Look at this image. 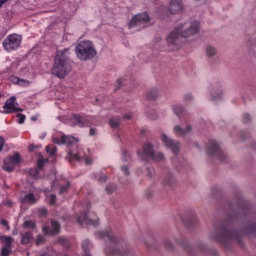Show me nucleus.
<instances>
[{"label":"nucleus","mask_w":256,"mask_h":256,"mask_svg":"<svg viewBox=\"0 0 256 256\" xmlns=\"http://www.w3.org/2000/svg\"><path fill=\"white\" fill-rule=\"evenodd\" d=\"M210 95H211L213 101H217V99H221V97H223V90L216 92L215 89H211Z\"/></svg>","instance_id":"26"},{"label":"nucleus","mask_w":256,"mask_h":256,"mask_svg":"<svg viewBox=\"0 0 256 256\" xmlns=\"http://www.w3.org/2000/svg\"><path fill=\"white\" fill-rule=\"evenodd\" d=\"M138 155H141V157H150V159H154L155 161H163L165 158L163 153L155 154L153 152V145L151 143H146L143 146L142 152H138Z\"/></svg>","instance_id":"9"},{"label":"nucleus","mask_w":256,"mask_h":256,"mask_svg":"<svg viewBox=\"0 0 256 256\" xmlns=\"http://www.w3.org/2000/svg\"><path fill=\"white\" fill-rule=\"evenodd\" d=\"M115 189H116L115 186H113L112 188H111V186H107L106 191H107V193H113V191H115Z\"/></svg>","instance_id":"42"},{"label":"nucleus","mask_w":256,"mask_h":256,"mask_svg":"<svg viewBox=\"0 0 256 256\" xmlns=\"http://www.w3.org/2000/svg\"><path fill=\"white\" fill-rule=\"evenodd\" d=\"M196 1H201V0H196Z\"/></svg>","instance_id":"54"},{"label":"nucleus","mask_w":256,"mask_h":256,"mask_svg":"<svg viewBox=\"0 0 256 256\" xmlns=\"http://www.w3.org/2000/svg\"><path fill=\"white\" fill-rule=\"evenodd\" d=\"M5 113H16L17 111H23V109L19 108V104L15 96L10 97L5 105L3 106Z\"/></svg>","instance_id":"13"},{"label":"nucleus","mask_w":256,"mask_h":256,"mask_svg":"<svg viewBox=\"0 0 256 256\" xmlns=\"http://www.w3.org/2000/svg\"><path fill=\"white\" fill-rule=\"evenodd\" d=\"M119 122H120L119 118H112L110 119L109 123L111 127L115 128V127H119Z\"/></svg>","instance_id":"31"},{"label":"nucleus","mask_w":256,"mask_h":256,"mask_svg":"<svg viewBox=\"0 0 256 256\" xmlns=\"http://www.w3.org/2000/svg\"><path fill=\"white\" fill-rule=\"evenodd\" d=\"M55 178V174L52 176V179H54Z\"/></svg>","instance_id":"53"},{"label":"nucleus","mask_w":256,"mask_h":256,"mask_svg":"<svg viewBox=\"0 0 256 256\" xmlns=\"http://www.w3.org/2000/svg\"><path fill=\"white\" fill-rule=\"evenodd\" d=\"M17 117H18V123H19V125H23V123H25V115H23V114H18Z\"/></svg>","instance_id":"35"},{"label":"nucleus","mask_w":256,"mask_h":256,"mask_svg":"<svg viewBox=\"0 0 256 256\" xmlns=\"http://www.w3.org/2000/svg\"><path fill=\"white\" fill-rule=\"evenodd\" d=\"M205 55L208 56L210 59H213L217 55V48L211 45H207L205 47Z\"/></svg>","instance_id":"22"},{"label":"nucleus","mask_w":256,"mask_h":256,"mask_svg":"<svg viewBox=\"0 0 256 256\" xmlns=\"http://www.w3.org/2000/svg\"><path fill=\"white\" fill-rule=\"evenodd\" d=\"M210 237L219 243H227V241H231L233 239V232L227 228H220L215 230Z\"/></svg>","instance_id":"7"},{"label":"nucleus","mask_w":256,"mask_h":256,"mask_svg":"<svg viewBox=\"0 0 256 256\" xmlns=\"http://www.w3.org/2000/svg\"><path fill=\"white\" fill-rule=\"evenodd\" d=\"M44 239L43 236H38L37 240H36V244L41 245V243H43Z\"/></svg>","instance_id":"43"},{"label":"nucleus","mask_w":256,"mask_h":256,"mask_svg":"<svg viewBox=\"0 0 256 256\" xmlns=\"http://www.w3.org/2000/svg\"><path fill=\"white\" fill-rule=\"evenodd\" d=\"M3 147H5V138L0 136V153L3 151Z\"/></svg>","instance_id":"37"},{"label":"nucleus","mask_w":256,"mask_h":256,"mask_svg":"<svg viewBox=\"0 0 256 256\" xmlns=\"http://www.w3.org/2000/svg\"><path fill=\"white\" fill-rule=\"evenodd\" d=\"M52 141L56 145H76V143H79V138L67 136L63 134V132H58L53 134Z\"/></svg>","instance_id":"6"},{"label":"nucleus","mask_w":256,"mask_h":256,"mask_svg":"<svg viewBox=\"0 0 256 256\" xmlns=\"http://www.w3.org/2000/svg\"><path fill=\"white\" fill-rule=\"evenodd\" d=\"M160 140L166 149H170L174 155H177L181 151V143L173 140L169 135L162 133Z\"/></svg>","instance_id":"5"},{"label":"nucleus","mask_w":256,"mask_h":256,"mask_svg":"<svg viewBox=\"0 0 256 256\" xmlns=\"http://www.w3.org/2000/svg\"><path fill=\"white\" fill-rule=\"evenodd\" d=\"M201 24L198 20H188L180 22L175 29L168 35L167 43L172 45L173 51H177L181 47V39H191L199 34Z\"/></svg>","instance_id":"1"},{"label":"nucleus","mask_w":256,"mask_h":256,"mask_svg":"<svg viewBox=\"0 0 256 256\" xmlns=\"http://www.w3.org/2000/svg\"><path fill=\"white\" fill-rule=\"evenodd\" d=\"M68 159H69V161H81V159H85L86 165H91V163H93V159L83 155L82 151L69 152L68 153Z\"/></svg>","instance_id":"15"},{"label":"nucleus","mask_w":256,"mask_h":256,"mask_svg":"<svg viewBox=\"0 0 256 256\" xmlns=\"http://www.w3.org/2000/svg\"><path fill=\"white\" fill-rule=\"evenodd\" d=\"M11 81L14 83V85H20V87H29V85H31L29 80L21 79L17 76H13Z\"/></svg>","instance_id":"21"},{"label":"nucleus","mask_w":256,"mask_h":256,"mask_svg":"<svg viewBox=\"0 0 256 256\" xmlns=\"http://www.w3.org/2000/svg\"><path fill=\"white\" fill-rule=\"evenodd\" d=\"M23 227H25L26 229H33L35 228V222L26 220L23 224Z\"/></svg>","instance_id":"30"},{"label":"nucleus","mask_w":256,"mask_h":256,"mask_svg":"<svg viewBox=\"0 0 256 256\" xmlns=\"http://www.w3.org/2000/svg\"><path fill=\"white\" fill-rule=\"evenodd\" d=\"M207 155L210 157H223V150L219 147V144L215 140H211L206 149Z\"/></svg>","instance_id":"12"},{"label":"nucleus","mask_w":256,"mask_h":256,"mask_svg":"<svg viewBox=\"0 0 256 256\" xmlns=\"http://www.w3.org/2000/svg\"><path fill=\"white\" fill-rule=\"evenodd\" d=\"M193 99V95L192 94H186L184 96V101H191Z\"/></svg>","instance_id":"41"},{"label":"nucleus","mask_w":256,"mask_h":256,"mask_svg":"<svg viewBox=\"0 0 256 256\" xmlns=\"http://www.w3.org/2000/svg\"><path fill=\"white\" fill-rule=\"evenodd\" d=\"M167 9L172 15L183 13V0H170Z\"/></svg>","instance_id":"14"},{"label":"nucleus","mask_w":256,"mask_h":256,"mask_svg":"<svg viewBox=\"0 0 256 256\" xmlns=\"http://www.w3.org/2000/svg\"><path fill=\"white\" fill-rule=\"evenodd\" d=\"M68 125H71V127H85V125H87V120L79 115H73L69 119Z\"/></svg>","instance_id":"16"},{"label":"nucleus","mask_w":256,"mask_h":256,"mask_svg":"<svg viewBox=\"0 0 256 256\" xmlns=\"http://www.w3.org/2000/svg\"><path fill=\"white\" fill-rule=\"evenodd\" d=\"M22 203H26L28 205H33L35 204L37 201H39V196H37L35 193H29L26 194L22 199H21Z\"/></svg>","instance_id":"19"},{"label":"nucleus","mask_w":256,"mask_h":256,"mask_svg":"<svg viewBox=\"0 0 256 256\" xmlns=\"http://www.w3.org/2000/svg\"><path fill=\"white\" fill-rule=\"evenodd\" d=\"M46 197L48 198L50 205H55V199H57L55 194H50L49 192H46Z\"/></svg>","instance_id":"29"},{"label":"nucleus","mask_w":256,"mask_h":256,"mask_svg":"<svg viewBox=\"0 0 256 256\" xmlns=\"http://www.w3.org/2000/svg\"><path fill=\"white\" fill-rule=\"evenodd\" d=\"M46 152L49 153V155H51V157H55V155L57 153V147H55V146H47L46 147Z\"/></svg>","instance_id":"28"},{"label":"nucleus","mask_w":256,"mask_h":256,"mask_svg":"<svg viewBox=\"0 0 256 256\" xmlns=\"http://www.w3.org/2000/svg\"><path fill=\"white\" fill-rule=\"evenodd\" d=\"M75 53L80 61H89V59L97 57V49L91 40L81 41L76 46Z\"/></svg>","instance_id":"3"},{"label":"nucleus","mask_w":256,"mask_h":256,"mask_svg":"<svg viewBox=\"0 0 256 256\" xmlns=\"http://www.w3.org/2000/svg\"><path fill=\"white\" fill-rule=\"evenodd\" d=\"M7 3V0H0V7H3V4Z\"/></svg>","instance_id":"49"},{"label":"nucleus","mask_w":256,"mask_h":256,"mask_svg":"<svg viewBox=\"0 0 256 256\" xmlns=\"http://www.w3.org/2000/svg\"><path fill=\"white\" fill-rule=\"evenodd\" d=\"M175 135H179V137H185L189 135L191 131H193V127L191 125H187L185 128L181 127V125H176L173 128Z\"/></svg>","instance_id":"18"},{"label":"nucleus","mask_w":256,"mask_h":256,"mask_svg":"<svg viewBox=\"0 0 256 256\" xmlns=\"http://www.w3.org/2000/svg\"><path fill=\"white\" fill-rule=\"evenodd\" d=\"M70 55L71 52L69 51V48L57 51L54 65L51 69L52 75H55L58 79H65V77L71 73Z\"/></svg>","instance_id":"2"},{"label":"nucleus","mask_w":256,"mask_h":256,"mask_svg":"<svg viewBox=\"0 0 256 256\" xmlns=\"http://www.w3.org/2000/svg\"><path fill=\"white\" fill-rule=\"evenodd\" d=\"M132 118H133V115L130 113L124 115V119H126L127 121H129V119H132Z\"/></svg>","instance_id":"46"},{"label":"nucleus","mask_w":256,"mask_h":256,"mask_svg":"<svg viewBox=\"0 0 256 256\" xmlns=\"http://www.w3.org/2000/svg\"><path fill=\"white\" fill-rule=\"evenodd\" d=\"M173 114L177 115V117H179L180 115H183V113H185V108H183V106L181 105H172L171 107Z\"/></svg>","instance_id":"24"},{"label":"nucleus","mask_w":256,"mask_h":256,"mask_svg":"<svg viewBox=\"0 0 256 256\" xmlns=\"http://www.w3.org/2000/svg\"><path fill=\"white\" fill-rule=\"evenodd\" d=\"M61 229V226L56 222L52 221V230H49L47 227H43V233L46 235H57Z\"/></svg>","instance_id":"20"},{"label":"nucleus","mask_w":256,"mask_h":256,"mask_svg":"<svg viewBox=\"0 0 256 256\" xmlns=\"http://www.w3.org/2000/svg\"><path fill=\"white\" fill-rule=\"evenodd\" d=\"M70 185H71V184H70L69 182H67L65 186H61V187H60V192H59V194H60V195H63V193H65V191H67V189H69V186H70Z\"/></svg>","instance_id":"32"},{"label":"nucleus","mask_w":256,"mask_h":256,"mask_svg":"<svg viewBox=\"0 0 256 256\" xmlns=\"http://www.w3.org/2000/svg\"><path fill=\"white\" fill-rule=\"evenodd\" d=\"M0 240L4 243V247L2 248V256H9L11 250V244L13 243V238L11 236H0Z\"/></svg>","instance_id":"17"},{"label":"nucleus","mask_w":256,"mask_h":256,"mask_svg":"<svg viewBox=\"0 0 256 256\" xmlns=\"http://www.w3.org/2000/svg\"><path fill=\"white\" fill-rule=\"evenodd\" d=\"M147 99L149 101H153V99H157L159 97V89L158 88H152L150 89L146 94Z\"/></svg>","instance_id":"23"},{"label":"nucleus","mask_w":256,"mask_h":256,"mask_svg":"<svg viewBox=\"0 0 256 256\" xmlns=\"http://www.w3.org/2000/svg\"><path fill=\"white\" fill-rule=\"evenodd\" d=\"M40 215H47V210L45 208H42L40 210Z\"/></svg>","instance_id":"47"},{"label":"nucleus","mask_w":256,"mask_h":256,"mask_svg":"<svg viewBox=\"0 0 256 256\" xmlns=\"http://www.w3.org/2000/svg\"><path fill=\"white\" fill-rule=\"evenodd\" d=\"M31 241H33V234H31V232H27L22 236L21 243H23V245H27L31 243Z\"/></svg>","instance_id":"25"},{"label":"nucleus","mask_w":256,"mask_h":256,"mask_svg":"<svg viewBox=\"0 0 256 256\" xmlns=\"http://www.w3.org/2000/svg\"><path fill=\"white\" fill-rule=\"evenodd\" d=\"M1 225H3L4 227H6L7 231H9V229H11L9 227V222H7V220H1Z\"/></svg>","instance_id":"40"},{"label":"nucleus","mask_w":256,"mask_h":256,"mask_svg":"<svg viewBox=\"0 0 256 256\" xmlns=\"http://www.w3.org/2000/svg\"><path fill=\"white\" fill-rule=\"evenodd\" d=\"M77 223L79 225H93L97 227L99 225V218L97 217L96 213L89 212L88 214H81V216L77 217Z\"/></svg>","instance_id":"8"},{"label":"nucleus","mask_w":256,"mask_h":256,"mask_svg":"<svg viewBox=\"0 0 256 256\" xmlns=\"http://www.w3.org/2000/svg\"><path fill=\"white\" fill-rule=\"evenodd\" d=\"M21 41H23V37L19 34H10L6 37V39L2 42V45L8 53L11 51H17L18 47H21Z\"/></svg>","instance_id":"4"},{"label":"nucleus","mask_w":256,"mask_h":256,"mask_svg":"<svg viewBox=\"0 0 256 256\" xmlns=\"http://www.w3.org/2000/svg\"><path fill=\"white\" fill-rule=\"evenodd\" d=\"M82 248H83V250L84 251H88V249H89V240H84L83 242H82Z\"/></svg>","instance_id":"36"},{"label":"nucleus","mask_w":256,"mask_h":256,"mask_svg":"<svg viewBox=\"0 0 256 256\" xmlns=\"http://www.w3.org/2000/svg\"><path fill=\"white\" fill-rule=\"evenodd\" d=\"M46 161L47 160H45V159L38 160V169H41L45 165Z\"/></svg>","instance_id":"38"},{"label":"nucleus","mask_w":256,"mask_h":256,"mask_svg":"<svg viewBox=\"0 0 256 256\" xmlns=\"http://www.w3.org/2000/svg\"><path fill=\"white\" fill-rule=\"evenodd\" d=\"M34 171H35V174L33 172H31V175H33V177H37V173H39V172L37 169H35Z\"/></svg>","instance_id":"50"},{"label":"nucleus","mask_w":256,"mask_h":256,"mask_svg":"<svg viewBox=\"0 0 256 256\" xmlns=\"http://www.w3.org/2000/svg\"><path fill=\"white\" fill-rule=\"evenodd\" d=\"M175 183V178L173 176L167 178L165 181H164V185H171Z\"/></svg>","instance_id":"34"},{"label":"nucleus","mask_w":256,"mask_h":256,"mask_svg":"<svg viewBox=\"0 0 256 256\" xmlns=\"http://www.w3.org/2000/svg\"><path fill=\"white\" fill-rule=\"evenodd\" d=\"M110 255H114V256H124L123 251H121L120 249H115L112 252H110Z\"/></svg>","instance_id":"33"},{"label":"nucleus","mask_w":256,"mask_h":256,"mask_svg":"<svg viewBox=\"0 0 256 256\" xmlns=\"http://www.w3.org/2000/svg\"><path fill=\"white\" fill-rule=\"evenodd\" d=\"M151 17L147 12H142L136 14L130 21V27H137V25H145V23H150Z\"/></svg>","instance_id":"11"},{"label":"nucleus","mask_w":256,"mask_h":256,"mask_svg":"<svg viewBox=\"0 0 256 256\" xmlns=\"http://www.w3.org/2000/svg\"><path fill=\"white\" fill-rule=\"evenodd\" d=\"M121 171L124 173V175H129V167L122 166Z\"/></svg>","instance_id":"39"},{"label":"nucleus","mask_w":256,"mask_h":256,"mask_svg":"<svg viewBox=\"0 0 256 256\" xmlns=\"http://www.w3.org/2000/svg\"><path fill=\"white\" fill-rule=\"evenodd\" d=\"M90 135H91V137L97 135V129L91 128V129H90Z\"/></svg>","instance_id":"45"},{"label":"nucleus","mask_w":256,"mask_h":256,"mask_svg":"<svg viewBox=\"0 0 256 256\" xmlns=\"http://www.w3.org/2000/svg\"><path fill=\"white\" fill-rule=\"evenodd\" d=\"M32 121H37V118L36 117H32Z\"/></svg>","instance_id":"52"},{"label":"nucleus","mask_w":256,"mask_h":256,"mask_svg":"<svg viewBox=\"0 0 256 256\" xmlns=\"http://www.w3.org/2000/svg\"><path fill=\"white\" fill-rule=\"evenodd\" d=\"M100 181H107V176L106 175H102L100 177Z\"/></svg>","instance_id":"48"},{"label":"nucleus","mask_w":256,"mask_h":256,"mask_svg":"<svg viewBox=\"0 0 256 256\" xmlns=\"http://www.w3.org/2000/svg\"><path fill=\"white\" fill-rule=\"evenodd\" d=\"M164 245H165V247H168V249H171V247H173V244H171V242L169 240H166L164 242Z\"/></svg>","instance_id":"44"},{"label":"nucleus","mask_w":256,"mask_h":256,"mask_svg":"<svg viewBox=\"0 0 256 256\" xmlns=\"http://www.w3.org/2000/svg\"><path fill=\"white\" fill-rule=\"evenodd\" d=\"M17 233H18L17 229H14V230L12 231V235H17Z\"/></svg>","instance_id":"51"},{"label":"nucleus","mask_w":256,"mask_h":256,"mask_svg":"<svg viewBox=\"0 0 256 256\" xmlns=\"http://www.w3.org/2000/svg\"><path fill=\"white\" fill-rule=\"evenodd\" d=\"M97 235L101 239H109L110 241H113V234H111V232L101 231V232H98Z\"/></svg>","instance_id":"27"},{"label":"nucleus","mask_w":256,"mask_h":256,"mask_svg":"<svg viewBox=\"0 0 256 256\" xmlns=\"http://www.w3.org/2000/svg\"><path fill=\"white\" fill-rule=\"evenodd\" d=\"M19 163H21V156H19V154L9 156L4 159L3 169L4 171L11 172L17 167V165H19Z\"/></svg>","instance_id":"10"}]
</instances>
